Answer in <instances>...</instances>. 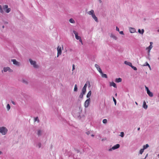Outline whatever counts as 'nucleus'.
I'll use <instances>...</instances> for the list:
<instances>
[{
	"mask_svg": "<svg viewBox=\"0 0 159 159\" xmlns=\"http://www.w3.org/2000/svg\"><path fill=\"white\" fill-rule=\"evenodd\" d=\"M73 33L75 34V37L76 39L79 40V41L82 44H83V42L82 39H81V38L80 36H78V33L76 32V31L74 30L73 31Z\"/></svg>",
	"mask_w": 159,
	"mask_h": 159,
	"instance_id": "obj_1",
	"label": "nucleus"
},
{
	"mask_svg": "<svg viewBox=\"0 0 159 159\" xmlns=\"http://www.w3.org/2000/svg\"><path fill=\"white\" fill-rule=\"evenodd\" d=\"M7 132V129L5 127H3L0 128V132L2 135H5Z\"/></svg>",
	"mask_w": 159,
	"mask_h": 159,
	"instance_id": "obj_2",
	"label": "nucleus"
},
{
	"mask_svg": "<svg viewBox=\"0 0 159 159\" xmlns=\"http://www.w3.org/2000/svg\"><path fill=\"white\" fill-rule=\"evenodd\" d=\"M29 60L31 64L33 65L34 68H37L39 67V66L36 64V63L35 61H33L31 59H30Z\"/></svg>",
	"mask_w": 159,
	"mask_h": 159,
	"instance_id": "obj_3",
	"label": "nucleus"
},
{
	"mask_svg": "<svg viewBox=\"0 0 159 159\" xmlns=\"http://www.w3.org/2000/svg\"><path fill=\"white\" fill-rule=\"evenodd\" d=\"M90 102V98H88L85 102L84 106L85 107H88Z\"/></svg>",
	"mask_w": 159,
	"mask_h": 159,
	"instance_id": "obj_4",
	"label": "nucleus"
},
{
	"mask_svg": "<svg viewBox=\"0 0 159 159\" xmlns=\"http://www.w3.org/2000/svg\"><path fill=\"white\" fill-rule=\"evenodd\" d=\"M57 57H58L60 55H61V48L60 46H58L57 48Z\"/></svg>",
	"mask_w": 159,
	"mask_h": 159,
	"instance_id": "obj_5",
	"label": "nucleus"
},
{
	"mask_svg": "<svg viewBox=\"0 0 159 159\" xmlns=\"http://www.w3.org/2000/svg\"><path fill=\"white\" fill-rule=\"evenodd\" d=\"M95 66L96 68L98 71L100 73H102V70L98 65L97 64H95Z\"/></svg>",
	"mask_w": 159,
	"mask_h": 159,
	"instance_id": "obj_6",
	"label": "nucleus"
},
{
	"mask_svg": "<svg viewBox=\"0 0 159 159\" xmlns=\"http://www.w3.org/2000/svg\"><path fill=\"white\" fill-rule=\"evenodd\" d=\"M120 146V145L119 144H117L115 145V146H113L112 148H111L110 149H109V151H111V149L115 150L116 149H117V148H119Z\"/></svg>",
	"mask_w": 159,
	"mask_h": 159,
	"instance_id": "obj_7",
	"label": "nucleus"
},
{
	"mask_svg": "<svg viewBox=\"0 0 159 159\" xmlns=\"http://www.w3.org/2000/svg\"><path fill=\"white\" fill-rule=\"evenodd\" d=\"M11 61L13 63V64L17 66L20 65V63L16 61V59H12Z\"/></svg>",
	"mask_w": 159,
	"mask_h": 159,
	"instance_id": "obj_8",
	"label": "nucleus"
},
{
	"mask_svg": "<svg viewBox=\"0 0 159 159\" xmlns=\"http://www.w3.org/2000/svg\"><path fill=\"white\" fill-rule=\"evenodd\" d=\"M3 70L5 72H7L8 70L10 72H11L13 71L10 68L8 67H4L3 68Z\"/></svg>",
	"mask_w": 159,
	"mask_h": 159,
	"instance_id": "obj_9",
	"label": "nucleus"
},
{
	"mask_svg": "<svg viewBox=\"0 0 159 159\" xmlns=\"http://www.w3.org/2000/svg\"><path fill=\"white\" fill-rule=\"evenodd\" d=\"M87 87V84H85L84 86L83 87L82 89V92L83 93V94H85L86 92V88Z\"/></svg>",
	"mask_w": 159,
	"mask_h": 159,
	"instance_id": "obj_10",
	"label": "nucleus"
},
{
	"mask_svg": "<svg viewBox=\"0 0 159 159\" xmlns=\"http://www.w3.org/2000/svg\"><path fill=\"white\" fill-rule=\"evenodd\" d=\"M91 15H92V17L95 20L96 22H98V18L95 16L94 13H93V14Z\"/></svg>",
	"mask_w": 159,
	"mask_h": 159,
	"instance_id": "obj_11",
	"label": "nucleus"
},
{
	"mask_svg": "<svg viewBox=\"0 0 159 159\" xmlns=\"http://www.w3.org/2000/svg\"><path fill=\"white\" fill-rule=\"evenodd\" d=\"M110 86H112L116 88L117 87L116 84L114 83L113 82H111L110 83Z\"/></svg>",
	"mask_w": 159,
	"mask_h": 159,
	"instance_id": "obj_12",
	"label": "nucleus"
},
{
	"mask_svg": "<svg viewBox=\"0 0 159 159\" xmlns=\"http://www.w3.org/2000/svg\"><path fill=\"white\" fill-rule=\"evenodd\" d=\"M147 93L150 97H152L153 96V93L152 92H151L150 90H148L147 92Z\"/></svg>",
	"mask_w": 159,
	"mask_h": 159,
	"instance_id": "obj_13",
	"label": "nucleus"
},
{
	"mask_svg": "<svg viewBox=\"0 0 159 159\" xmlns=\"http://www.w3.org/2000/svg\"><path fill=\"white\" fill-rule=\"evenodd\" d=\"M124 63L125 64L131 66H132V64L131 63L129 62H128L127 61H125L124 62Z\"/></svg>",
	"mask_w": 159,
	"mask_h": 159,
	"instance_id": "obj_14",
	"label": "nucleus"
},
{
	"mask_svg": "<svg viewBox=\"0 0 159 159\" xmlns=\"http://www.w3.org/2000/svg\"><path fill=\"white\" fill-rule=\"evenodd\" d=\"M131 33H134L135 32V30L133 28H130L129 29Z\"/></svg>",
	"mask_w": 159,
	"mask_h": 159,
	"instance_id": "obj_15",
	"label": "nucleus"
},
{
	"mask_svg": "<svg viewBox=\"0 0 159 159\" xmlns=\"http://www.w3.org/2000/svg\"><path fill=\"white\" fill-rule=\"evenodd\" d=\"M122 81V79L120 78H116V82H120Z\"/></svg>",
	"mask_w": 159,
	"mask_h": 159,
	"instance_id": "obj_16",
	"label": "nucleus"
},
{
	"mask_svg": "<svg viewBox=\"0 0 159 159\" xmlns=\"http://www.w3.org/2000/svg\"><path fill=\"white\" fill-rule=\"evenodd\" d=\"M143 107L145 109H147L148 107V106L146 105L145 102H144L143 103Z\"/></svg>",
	"mask_w": 159,
	"mask_h": 159,
	"instance_id": "obj_17",
	"label": "nucleus"
},
{
	"mask_svg": "<svg viewBox=\"0 0 159 159\" xmlns=\"http://www.w3.org/2000/svg\"><path fill=\"white\" fill-rule=\"evenodd\" d=\"M91 94V91H90L89 92L87 95V98H89L90 97Z\"/></svg>",
	"mask_w": 159,
	"mask_h": 159,
	"instance_id": "obj_18",
	"label": "nucleus"
},
{
	"mask_svg": "<svg viewBox=\"0 0 159 159\" xmlns=\"http://www.w3.org/2000/svg\"><path fill=\"white\" fill-rule=\"evenodd\" d=\"M94 13V11L93 10H91L90 11L88 12V13L90 15H92Z\"/></svg>",
	"mask_w": 159,
	"mask_h": 159,
	"instance_id": "obj_19",
	"label": "nucleus"
},
{
	"mask_svg": "<svg viewBox=\"0 0 159 159\" xmlns=\"http://www.w3.org/2000/svg\"><path fill=\"white\" fill-rule=\"evenodd\" d=\"M152 46L150 45L149 47H148L147 49L149 51L152 48Z\"/></svg>",
	"mask_w": 159,
	"mask_h": 159,
	"instance_id": "obj_20",
	"label": "nucleus"
},
{
	"mask_svg": "<svg viewBox=\"0 0 159 159\" xmlns=\"http://www.w3.org/2000/svg\"><path fill=\"white\" fill-rule=\"evenodd\" d=\"M144 30L143 29L142 30V31H141L140 29H139L138 32L139 33L143 34L144 32Z\"/></svg>",
	"mask_w": 159,
	"mask_h": 159,
	"instance_id": "obj_21",
	"label": "nucleus"
},
{
	"mask_svg": "<svg viewBox=\"0 0 159 159\" xmlns=\"http://www.w3.org/2000/svg\"><path fill=\"white\" fill-rule=\"evenodd\" d=\"M149 147L148 144H146L145 145H144L143 146V148L144 149H146Z\"/></svg>",
	"mask_w": 159,
	"mask_h": 159,
	"instance_id": "obj_22",
	"label": "nucleus"
},
{
	"mask_svg": "<svg viewBox=\"0 0 159 159\" xmlns=\"http://www.w3.org/2000/svg\"><path fill=\"white\" fill-rule=\"evenodd\" d=\"M8 7L7 5H5L3 6V9L6 11V10L7 9Z\"/></svg>",
	"mask_w": 159,
	"mask_h": 159,
	"instance_id": "obj_23",
	"label": "nucleus"
},
{
	"mask_svg": "<svg viewBox=\"0 0 159 159\" xmlns=\"http://www.w3.org/2000/svg\"><path fill=\"white\" fill-rule=\"evenodd\" d=\"M101 74L102 75V77L107 78V76L106 74H103L102 72V73H101Z\"/></svg>",
	"mask_w": 159,
	"mask_h": 159,
	"instance_id": "obj_24",
	"label": "nucleus"
},
{
	"mask_svg": "<svg viewBox=\"0 0 159 159\" xmlns=\"http://www.w3.org/2000/svg\"><path fill=\"white\" fill-rule=\"evenodd\" d=\"M69 21L70 23H75V20L72 18L70 19L69 20Z\"/></svg>",
	"mask_w": 159,
	"mask_h": 159,
	"instance_id": "obj_25",
	"label": "nucleus"
},
{
	"mask_svg": "<svg viewBox=\"0 0 159 159\" xmlns=\"http://www.w3.org/2000/svg\"><path fill=\"white\" fill-rule=\"evenodd\" d=\"M143 66H148L150 69L151 70V67L149 64L147 62H146L145 64L143 65Z\"/></svg>",
	"mask_w": 159,
	"mask_h": 159,
	"instance_id": "obj_26",
	"label": "nucleus"
},
{
	"mask_svg": "<svg viewBox=\"0 0 159 159\" xmlns=\"http://www.w3.org/2000/svg\"><path fill=\"white\" fill-rule=\"evenodd\" d=\"M84 94H83V93L82 92L80 94L79 96V97L81 98H82L83 97V95Z\"/></svg>",
	"mask_w": 159,
	"mask_h": 159,
	"instance_id": "obj_27",
	"label": "nucleus"
},
{
	"mask_svg": "<svg viewBox=\"0 0 159 159\" xmlns=\"http://www.w3.org/2000/svg\"><path fill=\"white\" fill-rule=\"evenodd\" d=\"M77 86L76 84H75V87L74 89V91H77Z\"/></svg>",
	"mask_w": 159,
	"mask_h": 159,
	"instance_id": "obj_28",
	"label": "nucleus"
},
{
	"mask_svg": "<svg viewBox=\"0 0 159 159\" xmlns=\"http://www.w3.org/2000/svg\"><path fill=\"white\" fill-rule=\"evenodd\" d=\"M11 11V9L10 8H7V10H6V12L7 13H9Z\"/></svg>",
	"mask_w": 159,
	"mask_h": 159,
	"instance_id": "obj_29",
	"label": "nucleus"
},
{
	"mask_svg": "<svg viewBox=\"0 0 159 159\" xmlns=\"http://www.w3.org/2000/svg\"><path fill=\"white\" fill-rule=\"evenodd\" d=\"M144 149L143 148L141 149H140V152H139V153L141 154H142L143 153V152L144 151Z\"/></svg>",
	"mask_w": 159,
	"mask_h": 159,
	"instance_id": "obj_30",
	"label": "nucleus"
},
{
	"mask_svg": "<svg viewBox=\"0 0 159 159\" xmlns=\"http://www.w3.org/2000/svg\"><path fill=\"white\" fill-rule=\"evenodd\" d=\"M7 110H9L10 108V106L9 104H8L7 106Z\"/></svg>",
	"mask_w": 159,
	"mask_h": 159,
	"instance_id": "obj_31",
	"label": "nucleus"
},
{
	"mask_svg": "<svg viewBox=\"0 0 159 159\" xmlns=\"http://www.w3.org/2000/svg\"><path fill=\"white\" fill-rule=\"evenodd\" d=\"M130 67H131V68L135 70H137V69L136 67L132 65V66H131Z\"/></svg>",
	"mask_w": 159,
	"mask_h": 159,
	"instance_id": "obj_32",
	"label": "nucleus"
},
{
	"mask_svg": "<svg viewBox=\"0 0 159 159\" xmlns=\"http://www.w3.org/2000/svg\"><path fill=\"white\" fill-rule=\"evenodd\" d=\"M107 120L106 119H104L103 120L102 122L103 123L106 124L107 123Z\"/></svg>",
	"mask_w": 159,
	"mask_h": 159,
	"instance_id": "obj_33",
	"label": "nucleus"
},
{
	"mask_svg": "<svg viewBox=\"0 0 159 159\" xmlns=\"http://www.w3.org/2000/svg\"><path fill=\"white\" fill-rule=\"evenodd\" d=\"M41 134V131L40 130H39L38 132V134H37L38 135V136L40 135Z\"/></svg>",
	"mask_w": 159,
	"mask_h": 159,
	"instance_id": "obj_34",
	"label": "nucleus"
},
{
	"mask_svg": "<svg viewBox=\"0 0 159 159\" xmlns=\"http://www.w3.org/2000/svg\"><path fill=\"white\" fill-rule=\"evenodd\" d=\"M38 121V122H39V120L38 119V117H36L34 119V121H35H35Z\"/></svg>",
	"mask_w": 159,
	"mask_h": 159,
	"instance_id": "obj_35",
	"label": "nucleus"
},
{
	"mask_svg": "<svg viewBox=\"0 0 159 159\" xmlns=\"http://www.w3.org/2000/svg\"><path fill=\"white\" fill-rule=\"evenodd\" d=\"M120 136L121 137H123L124 136V133L123 132H121Z\"/></svg>",
	"mask_w": 159,
	"mask_h": 159,
	"instance_id": "obj_36",
	"label": "nucleus"
},
{
	"mask_svg": "<svg viewBox=\"0 0 159 159\" xmlns=\"http://www.w3.org/2000/svg\"><path fill=\"white\" fill-rule=\"evenodd\" d=\"M113 101H114V102H115V105H116V99L114 98H113Z\"/></svg>",
	"mask_w": 159,
	"mask_h": 159,
	"instance_id": "obj_37",
	"label": "nucleus"
},
{
	"mask_svg": "<svg viewBox=\"0 0 159 159\" xmlns=\"http://www.w3.org/2000/svg\"><path fill=\"white\" fill-rule=\"evenodd\" d=\"M0 12L1 13H3V11L2 10V8H1L0 9Z\"/></svg>",
	"mask_w": 159,
	"mask_h": 159,
	"instance_id": "obj_38",
	"label": "nucleus"
},
{
	"mask_svg": "<svg viewBox=\"0 0 159 159\" xmlns=\"http://www.w3.org/2000/svg\"><path fill=\"white\" fill-rule=\"evenodd\" d=\"M75 69V66L74 65H73V66H72V70H74Z\"/></svg>",
	"mask_w": 159,
	"mask_h": 159,
	"instance_id": "obj_39",
	"label": "nucleus"
},
{
	"mask_svg": "<svg viewBox=\"0 0 159 159\" xmlns=\"http://www.w3.org/2000/svg\"><path fill=\"white\" fill-rule=\"evenodd\" d=\"M22 81L23 83H25V84H27V81H25V80H22Z\"/></svg>",
	"mask_w": 159,
	"mask_h": 159,
	"instance_id": "obj_40",
	"label": "nucleus"
},
{
	"mask_svg": "<svg viewBox=\"0 0 159 159\" xmlns=\"http://www.w3.org/2000/svg\"><path fill=\"white\" fill-rule=\"evenodd\" d=\"M119 33H120V34H124L123 32L122 31H120V32Z\"/></svg>",
	"mask_w": 159,
	"mask_h": 159,
	"instance_id": "obj_41",
	"label": "nucleus"
},
{
	"mask_svg": "<svg viewBox=\"0 0 159 159\" xmlns=\"http://www.w3.org/2000/svg\"><path fill=\"white\" fill-rule=\"evenodd\" d=\"M145 89H146L147 92V91L148 90H149V89L146 86H145Z\"/></svg>",
	"mask_w": 159,
	"mask_h": 159,
	"instance_id": "obj_42",
	"label": "nucleus"
},
{
	"mask_svg": "<svg viewBox=\"0 0 159 159\" xmlns=\"http://www.w3.org/2000/svg\"><path fill=\"white\" fill-rule=\"evenodd\" d=\"M116 30L118 31H119V29L117 27H116Z\"/></svg>",
	"mask_w": 159,
	"mask_h": 159,
	"instance_id": "obj_43",
	"label": "nucleus"
},
{
	"mask_svg": "<svg viewBox=\"0 0 159 159\" xmlns=\"http://www.w3.org/2000/svg\"><path fill=\"white\" fill-rule=\"evenodd\" d=\"M90 133L89 131H87L86 132V134L88 135H89L90 134Z\"/></svg>",
	"mask_w": 159,
	"mask_h": 159,
	"instance_id": "obj_44",
	"label": "nucleus"
},
{
	"mask_svg": "<svg viewBox=\"0 0 159 159\" xmlns=\"http://www.w3.org/2000/svg\"><path fill=\"white\" fill-rule=\"evenodd\" d=\"M40 144H39L38 145V148H40Z\"/></svg>",
	"mask_w": 159,
	"mask_h": 159,
	"instance_id": "obj_45",
	"label": "nucleus"
},
{
	"mask_svg": "<svg viewBox=\"0 0 159 159\" xmlns=\"http://www.w3.org/2000/svg\"><path fill=\"white\" fill-rule=\"evenodd\" d=\"M150 45H152V44H153V43L152 42H150Z\"/></svg>",
	"mask_w": 159,
	"mask_h": 159,
	"instance_id": "obj_46",
	"label": "nucleus"
},
{
	"mask_svg": "<svg viewBox=\"0 0 159 159\" xmlns=\"http://www.w3.org/2000/svg\"><path fill=\"white\" fill-rule=\"evenodd\" d=\"M12 103L14 105H15V102H13V101H12Z\"/></svg>",
	"mask_w": 159,
	"mask_h": 159,
	"instance_id": "obj_47",
	"label": "nucleus"
},
{
	"mask_svg": "<svg viewBox=\"0 0 159 159\" xmlns=\"http://www.w3.org/2000/svg\"><path fill=\"white\" fill-rule=\"evenodd\" d=\"M99 2L100 3H101V2H102V1H101V0H99Z\"/></svg>",
	"mask_w": 159,
	"mask_h": 159,
	"instance_id": "obj_48",
	"label": "nucleus"
},
{
	"mask_svg": "<svg viewBox=\"0 0 159 159\" xmlns=\"http://www.w3.org/2000/svg\"><path fill=\"white\" fill-rule=\"evenodd\" d=\"M2 152L0 151V155L2 154Z\"/></svg>",
	"mask_w": 159,
	"mask_h": 159,
	"instance_id": "obj_49",
	"label": "nucleus"
},
{
	"mask_svg": "<svg viewBox=\"0 0 159 159\" xmlns=\"http://www.w3.org/2000/svg\"><path fill=\"white\" fill-rule=\"evenodd\" d=\"M140 129V128H138V130H139Z\"/></svg>",
	"mask_w": 159,
	"mask_h": 159,
	"instance_id": "obj_50",
	"label": "nucleus"
},
{
	"mask_svg": "<svg viewBox=\"0 0 159 159\" xmlns=\"http://www.w3.org/2000/svg\"><path fill=\"white\" fill-rule=\"evenodd\" d=\"M91 136H92V137H93L94 136V135L93 134H92L91 135Z\"/></svg>",
	"mask_w": 159,
	"mask_h": 159,
	"instance_id": "obj_51",
	"label": "nucleus"
},
{
	"mask_svg": "<svg viewBox=\"0 0 159 159\" xmlns=\"http://www.w3.org/2000/svg\"><path fill=\"white\" fill-rule=\"evenodd\" d=\"M135 103L136 105H138V103L136 102H135Z\"/></svg>",
	"mask_w": 159,
	"mask_h": 159,
	"instance_id": "obj_52",
	"label": "nucleus"
},
{
	"mask_svg": "<svg viewBox=\"0 0 159 159\" xmlns=\"http://www.w3.org/2000/svg\"><path fill=\"white\" fill-rule=\"evenodd\" d=\"M2 28H4V26L3 25V26H2Z\"/></svg>",
	"mask_w": 159,
	"mask_h": 159,
	"instance_id": "obj_53",
	"label": "nucleus"
},
{
	"mask_svg": "<svg viewBox=\"0 0 159 159\" xmlns=\"http://www.w3.org/2000/svg\"><path fill=\"white\" fill-rule=\"evenodd\" d=\"M2 8L1 6L0 5V9Z\"/></svg>",
	"mask_w": 159,
	"mask_h": 159,
	"instance_id": "obj_54",
	"label": "nucleus"
},
{
	"mask_svg": "<svg viewBox=\"0 0 159 159\" xmlns=\"http://www.w3.org/2000/svg\"><path fill=\"white\" fill-rule=\"evenodd\" d=\"M157 31H158V32H159V29H158V30H157Z\"/></svg>",
	"mask_w": 159,
	"mask_h": 159,
	"instance_id": "obj_55",
	"label": "nucleus"
},
{
	"mask_svg": "<svg viewBox=\"0 0 159 159\" xmlns=\"http://www.w3.org/2000/svg\"><path fill=\"white\" fill-rule=\"evenodd\" d=\"M114 37L115 38H116V37H115V36H114Z\"/></svg>",
	"mask_w": 159,
	"mask_h": 159,
	"instance_id": "obj_56",
	"label": "nucleus"
},
{
	"mask_svg": "<svg viewBox=\"0 0 159 159\" xmlns=\"http://www.w3.org/2000/svg\"><path fill=\"white\" fill-rule=\"evenodd\" d=\"M89 85H90V83H89Z\"/></svg>",
	"mask_w": 159,
	"mask_h": 159,
	"instance_id": "obj_57",
	"label": "nucleus"
},
{
	"mask_svg": "<svg viewBox=\"0 0 159 159\" xmlns=\"http://www.w3.org/2000/svg\"><path fill=\"white\" fill-rule=\"evenodd\" d=\"M115 95L116 96H117V93H116Z\"/></svg>",
	"mask_w": 159,
	"mask_h": 159,
	"instance_id": "obj_58",
	"label": "nucleus"
},
{
	"mask_svg": "<svg viewBox=\"0 0 159 159\" xmlns=\"http://www.w3.org/2000/svg\"><path fill=\"white\" fill-rule=\"evenodd\" d=\"M158 157H159V154H158Z\"/></svg>",
	"mask_w": 159,
	"mask_h": 159,
	"instance_id": "obj_59",
	"label": "nucleus"
}]
</instances>
